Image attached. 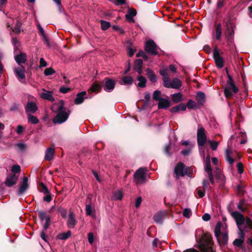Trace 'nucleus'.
I'll return each mask as SVG.
<instances>
[{"mask_svg": "<svg viewBox=\"0 0 252 252\" xmlns=\"http://www.w3.org/2000/svg\"><path fill=\"white\" fill-rule=\"evenodd\" d=\"M29 179L26 176H24L22 181L21 182V185L18 191V194H23L29 188L28 185Z\"/></svg>", "mask_w": 252, "mask_h": 252, "instance_id": "14", "label": "nucleus"}, {"mask_svg": "<svg viewBox=\"0 0 252 252\" xmlns=\"http://www.w3.org/2000/svg\"><path fill=\"white\" fill-rule=\"evenodd\" d=\"M37 214L38 217L40 220L41 221H43L44 220H45L47 214V212H46V211H42V210H38Z\"/></svg>", "mask_w": 252, "mask_h": 252, "instance_id": "41", "label": "nucleus"}, {"mask_svg": "<svg viewBox=\"0 0 252 252\" xmlns=\"http://www.w3.org/2000/svg\"><path fill=\"white\" fill-rule=\"evenodd\" d=\"M51 221V217L50 215H47L46 214V217L45 218V222L43 225V228L45 230H47V228H49V225L50 224Z\"/></svg>", "mask_w": 252, "mask_h": 252, "instance_id": "46", "label": "nucleus"}, {"mask_svg": "<svg viewBox=\"0 0 252 252\" xmlns=\"http://www.w3.org/2000/svg\"><path fill=\"white\" fill-rule=\"evenodd\" d=\"M88 239L90 244H93V243L94 242V235L92 232H90V233L88 234Z\"/></svg>", "mask_w": 252, "mask_h": 252, "instance_id": "62", "label": "nucleus"}, {"mask_svg": "<svg viewBox=\"0 0 252 252\" xmlns=\"http://www.w3.org/2000/svg\"><path fill=\"white\" fill-rule=\"evenodd\" d=\"M87 94L86 91H82L78 93L77 94L76 97L74 99V102L75 104H81L84 102V99L85 98V95Z\"/></svg>", "mask_w": 252, "mask_h": 252, "instance_id": "21", "label": "nucleus"}, {"mask_svg": "<svg viewBox=\"0 0 252 252\" xmlns=\"http://www.w3.org/2000/svg\"><path fill=\"white\" fill-rule=\"evenodd\" d=\"M22 26V23L20 21H17L15 24V27L13 31L16 32V33H20L21 32V28Z\"/></svg>", "mask_w": 252, "mask_h": 252, "instance_id": "45", "label": "nucleus"}, {"mask_svg": "<svg viewBox=\"0 0 252 252\" xmlns=\"http://www.w3.org/2000/svg\"><path fill=\"white\" fill-rule=\"evenodd\" d=\"M143 62L142 59H136L134 63V69L137 71L139 74L142 73Z\"/></svg>", "mask_w": 252, "mask_h": 252, "instance_id": "22", "label": "nucleus"}, {"mask_svg": "<svg viewBox=\"0 0 252 252\" xmlns=\"http://www.w3.org/2000/svg\"><path fill=\"white\" fill-rule=\"evenodd\" d=\"M237 169H238V171L239 173H240V174H242V173H243V172L244 171V167H243V164L242 162H238V163H237Z\"/></svg>", "mask_w": 252, "mask_h": 252, "instance_id": "64", "label": "nucleus"}, {"mask_svg": "<svg viewBox=\"0 0 252 252\" xmlns=\"http://www.w3.org/2000/svg\"><path fill=\"white\" fill-rule=\"evenodd\" d=\"M192 172V169L190 167H186L185 165V170H184V176L187 175L189 177H190Z\"/></svg>", "mask_w": 252, "mask_h": 252, "instance_id": "55", "label": "nucleus"}, {"mask_svg": "<svg viewBox=\"0 0 252 252\" xmlns=\"http://www.w3.org/2000/svg\"><path fill=\"white\" fill-rule=\"evenodd\" d=\"M207 139V137L204 127L198 126L197 132V141L198 146H205Z\"/></svg>", "mask_w": 252, "mask_h": 252, "instance_id": "5", "label": "nucleus"}, {"mask_svg": "<svg viewBox=\"0 0 252 252\" xmlns=\"http://www.w3.org/2000/svg\"><path fill=\"white\" fill-rule=\"evenodd\" d=\"M67 223L68 226L70 228H74V226L75 225L76 223V220L73 213H69V218L67 220Z\"/></svg>", "mask_w": 252, "mask_h": 252, "instance_id": "24", "label": "nucleus"}, {"mask_svg": "<svg viewBox=\"0 0 252 252\" xmlns=\"http://www.w3.org/2000/svg\"><path fill=\"white\" fill-rule=\"evenodd\" d=\"M239 91V89L236 86L234 81L233 85H229V86H225L224 89V95L226 98H231L233 95V93H237Z\"/></svg>", "mask_w": 252, "mask_h": 252, "instance_id": "10", "label": "nucleus"}, {"mask_svg": "<svg viewBox=\"0 0 252 252\" xmlns=\"http://www.w3.org/2000/svg\"><path fill=\"white\" fill-rule=\"evenodd\" d=\"M210 185V183L206 179H204L202 180V189L203 191L205 192L206 189L208 188V186Z\"/></svg>", "mask_w": 252, "mask_h": 252, "instance_id": "56", "label": "nucleus"}, {"mask_svg": "<svg viewBox=\"0 0 252 252\" xmlns=\"http://www.w3.org/2000/svg\"><path fill=\"white\" fill-rule=\"evenodd\" d=\"M214 242L211 236H205L199 245V248L202 252H217L214 249Z\"/></svg>", "mask_w": 252, "mask_h": 252, "instance_id": "4", "label": "nucleus"}, {"mask_svg": "<svg viewBox=\"0 0 252 252\" xmlns=\"http://www.w3.org/2000/svg\"><path fill=\"white\" fill-rule=\"evenodd\" d=\"M196 99L199 104L203 105L206 101V95L203 92H198Z\"/></svg>", "mask_w": 252, "mask_h": 252, "instance_id": "25", "label": "nucleus"}, {"mask_svg": "<svg viewBox=\"0 0 252 252\" xmlns=\"http://www.w3.org/2000/svg\"><path fill=\"white\" fill-rule=\"evenodd\" d=\"M70 113L69 109L64 108V100H60L57 114L53 119V123L59 124L64 123L68 119Z\"/></svg>", "mask_w": 252, "mask_h": 252, "instance_id": "2", "label": "nucleus"}, {"mask_svg": "<svg viewBox=\"0 0 252 252\" xmlns=\"http://www.w3.org/2000/svg\"><path fill=\"white\" fill-rule=\"evenodd\" d=\"M15 60L18 64L21 65L22 63H25L27 60L26 54L20 53V54L15 56Z\"/></svg>", "mask_w": 252, "mask_h": 252, "instance_id": "29", "label": "nucleus"}, {"mask_svg": "<svg viewBox=\"0 0 252 252\" xmlns=\"http://www.w3.org/2000/svg\"><path fill=\"white\" fill-rule=\"evenodd\" d=\"M43 90L45 91V90ZM52 92L45 91L44 93H42L40 94V97L44 99H47V100L53 102V101H55V98L52 95Z\"/></svg>", "mask_w": 252, "mask_h": 252, "instance_id": "23", "label": "nucleus"}, {"mask_svg": "<svg viewBox=\"0 0 252 252\" xmlns=\"http://www.w3.org/2000/svg\"><path fill=\"white\" fill-rule=\"evenodd\" d=\"M196 190L197 191L199 197H203L205 196V193L203 191V189L202 190L201 188H197Z\"/></svg>", "mask_w": 252, "mask_h": 252, "instance_id": "63", "label": "nucleus"}, {"mask_svg": "<svg viewBox=\"0 0 252 252\" xmlns=\"http://www.w3.org/2000/svg\"><path fill=\"white\" fill-rule=\"evenodd\" d=\"M183 216L186 218H189L190 216L191 215V211L190 209L186 208L183 213Z\"/></svg>", "mask_w": 252, "mask_h": 252, "instance_id": "59", "label": "nucleus"}, {"mask_svg": "<svg viewBox=\"0 0 252 252\" xmlns=\"http://www.w3.org/2000/svg\"><path fill=\"white\" fill-rule=\"evenodd\" d=\"M222 223L221 221H218L215 228V234L217 242L220 247L225 246L228 243V236L227 232L221 233V226Z\"/></svg>", "mask_w": 252, "mask_h": 252, "instance_id": "3", "label": "nucleus"}, {"mask_svg": "<svg viewBox=\"0 0 252 252\" xmlns=\"http://www.w3.org/2000/svg\"><path fill=\"white\" fill-rule=\"evenodd\" d=\"M209 143L211 145V148L212 150L213 151H216L218 146V142L214 141V140H209Z\"/></svg>", "mask_w": 252, "mask_h": 252, "instance_id": "51", "label": "nucleus"}, {"mask_svg": "<svg viewBox=\"0 0 252 252\" xmlns=\"http://www.w3.org/2000/svg\"><path fill=\"white\" fill-rule=\"evenodd\" d=\"M183 95L181 93H177L171 95V98L174 102H179L182 100Z\"/></svg>", "mask_w": 252, "mask_h": 252, "instance_id": "35", "label": "nucleus"}, {"mask_svg": "<svg viewBox=\"0 0 252 252\" xmlns=\"http://www.w3.org/2000/svg\"><path fill=\"white\" fill-rule=\"evenodd\" d=\"M39 186L40 187V191L41 192H43L44 193L49 192L48 188L46 186L45 184H43V183H40Z\"/></svg>", "mask_w": 252, "mask_h": 252, "instance_id": "57", "label": "nucleus"}, {"mask_svg": "<svg viewBox=\"0 0 252 252\" xmlns=\"http://www.w3.org/2000/svg\"><path fill=\"white\" fill-rule=\"evenodd\" d=\"M243 244V240H242V239H240V238H236L233 242V244L237 247H242Z\"/></svg>", "mask_w": 252, "mask_h": 252, "instance_id": "48", "label": "nucleus"}, {"mask_svg": "<svg viewBox=\"0 0 252 252\" xmlns=\"http://www.w3.org/2000/svg\"><path fill=\"white\" fill-rule=\"evenodd\" d=\"M16 146L18 147L20 151H23L26 150L27 148V145L25 144H23V143H18V144H16Z\"/></svg>", "mask_w": 252, "mask_h": 252, "instance_id": "61", "label": "nucleus"}, {"mask_svg": "<svg viewBox=\"0 0 252 252\" xmlns=\"http://www.w3.org/2000/svg\"><path fill=\"white\" fill-rule=\"evenodd\" d=\"M57 211L59 213H60L62 217L63 218H65L67 216V211L66 209L63 208V207H59L57 208Z\"/></svg>", "mask_w": 252, "mask_h": 252, "instance_id": "47", "label": "nucleus"}, {"mask_svg": "<svg viewBox=\"0 0 252 252\" xmlns=\"http://www.w3.org/2000/svg\"><path fill=\"white\" fill-rule=\"evenodd\" d=\"M55 72H56V71L54 70V68H52V67L46 68L44 70V74L46 75H52V74L55 73Z\"/></svg>", "mask_w": 252, "mask_h": 252, "instance_id": "50", "label": "nucleus"}, {"mask_svg": "<svg viewBox=\"0 0 252 252\" xmlns=\"http://www.w3.org/2000/svg\"><path fill=\"white\" fill-rule=\"evenodd\" d=\"M38 107L34 102L28 101L26 107L25 111L28 115L29 113H35L37 111Z\"/></svg>", "mask_w": 252, "mask_h": 252, "instance_id": "16", "label": "nucleus"}, {"mask_svg": "<svg viewBox=\"0 0 252 252\" xmlns=\"http://www.w3.org/2000/svg\"><path fill=\"white\" fill-rule=\"evenodd\" d=\"M18 176L15 174H12L7 176L5 183L7 187H12L13 185L16 184Z\"/></svg>", "mask_w": 252, "mask_h": 252, "instance_id": "17", "label": "nucleus"}, {"mask_svg": "<svg viewBox=\"0 0 252 252\" xmlns=\"http://www.w3.org/2000/svg\"><path fill=\"white\" fill-rule=\"evenodd\" d=\"M213 59L218 68H222L223 67L224 60L222 57L220 56L217 47H215L214 49Z\"/></svg>", "mask_w": 252, "mask_h": 252, "instance_id": "8", "label": "nucleus"}, {"mask_svg": "<svg viewBox=\"0 0 252 252\" xmlns=\"http://www.w3.org/2000/svg\"><path fill=\"white\" fill-rule=\"evenodd\" d=\"M86 213L87 215L91 216V217H94L95 215L93 211L91 204H87L86 205Z\"/></svg>", "mask_w": 252, "mask_h": 252, "instance_id": "43", "label": "nucleus"}, {"mask_svg": "<svg viewBox=\"0 0 252 252\" xmlns=\"http://www.w3.org/2000/svg\"><path fill=\"white\" fill-rule=\"evenodd\" d=\"M101 27L102 30H107V29L111 27L110 22H107L105 20H100Z\"/></svg>", "mask_w": 252, "mask_h": 252, "instance_id": "40", "label": "nucleus"}, {"mask_svg": "<svg viewBox=\"0 0 252 252\" xmlns=\"http://www.w3.org/2000/svg\"><path fill=\"white\" fill-rule=\"evenodd\" d=\"M171 80L169 76L163 78V85L165 88H171Z\"/></svg>", "mask_w": 252, "mask_h": 252, "instance_id": "39", "label": "nucleus"}, {"mask_svg": "<svg viewBox=\"0 0 252 252\" xmlns=\"http://www.w3.org/2000/svg\"><path fill=\"white\" fill-rule=\"evenodd\" d=\"M21 170V167L20 165L18 164L13 165L11 167V171L14 173L15 174H16V173H20Z\"/></svg>", "mask_w": 252, "mask_h": 252, "instance_id": "49", "label": "nucleus"}, {"mask_svg": "<svg viewBox=\"0 0 252 252\" xmlns=\"http://www.w3.org/2000/svg\"><path fill=\"white\" fill-rule=\"evenodd\" d=\"M158 46L153 40H148L145 44V50L146 52H148L150 54L157 55Z\"/></svg>", "mask_w": 252, "mask_h": 252, "instance_id": "6", "label": "nucleus"}, {"mask_svg": "<svg viewBox=\"0 0 252 252\" xmlns=\"http://www.w3.org/2000/svg\"><path fill=\"white\" fill-rule=\"evenodd\" d=\"M231 151L229 148L225 151V159L230 164H233L235 159L231 157Z\"/></svg>", "mask_w": 252, "mask_h": 252, "instance_id": "36", "label": "nucleus"}, {"mask_svg": "<svg viewBox=\"0 0 252 252\" xmlns=\"http://www.w3.org/2000/svg\"><path fill=\"white\" fill-rule=\"evenodd\" d=\"M25 68L23 65H21L20 67L18 68H14V72L15 74L18 79L19 81L20 82H25V79L26 78V75L25 73Z\"/></svg>", "mask_w": 252, "mask_h": 252, "instance_id": "12", "label": "nucleus"}, {"mask_svg": "<svg viewBox=\"0 0 252 252\" xmlns=\"http://www.w3.org/2000/svg\"><path fill=\"white\" fill-rule=\"evenodd\" d=\"M71 235V232L70 230H68V231L65 233H61V234H58L57 238L58 239H60L61 240H66V239L68 238V237H70Z\"/></svg>", "mask_w": 252, "mask_h": 252, "instance_id": "38", "label": "nucleus"}, {"mask_svg": "<svg viewBox=\"0 0 252 252\" xmlns=\"http://www.w3.org/2000/svg\"><path fill=\"white\" fill-rule=\"evenodd\" d=\"M181 110L182 111H185V110H186V104H184V103H181L170 109V111L172 113L178 112V111H181Z\"/></svg>", "mask_w": 252, "mask_h": 252, "instance_id": "27", "label": "nucleus"}, {"mask_svg": "<svg viewBox=\"0 0 252 252\" xmlns=\"http://www.w3.org/2000/svg\"><path fill=\"white\" fill-rule=\"evenodd\" d=\"M205 170L208 173V174H209V173L210 172L211 170H212L209 156H208V157H207L205 159Z\"/></svg>", "mask_w": 252, "mask_h": 252, "instance_id": "33", "label": "nucleus"}, {"mask_svg": "<svg viewBox=\"0 0 252 252\" xmlns=\"http://www.w3.org/2000/svg\"><path fill=\"white\" fill-rule=\"evenodd\" d=\"M28 123H31L32 124H36L39 123V120L37 117H35L33 115L28 113Z\"/></svg>", "mask_w": 252, "mask_h": 252, "instance_id": "37", "label": "nucleus"}, {"mask_svg": "<svg viewBox=\"0 0 252 252\" xmlns=\"http://www.w3.org/2000/svg\"><path fill=\"white\" fill-rule=\"evenodd\" d=\"M171 105V102L168 99L161 97L160 101L158 103V109H168Z\"/></svg>", "mask_w": 252, "mask_h": 252, "instance_id": "18", "label": "nucleus"}, {"mask_svg": "<svg viewBox=\"0 0 252 252\" xmlns=\"http://www.w3.org/2000/svg\"><path fill=\"white\" fill-rule=\"evenodd\" d=\"M105 83L103 85L104 90L106 92H112L115 87L116 81L110 78V77H105L104 78Z\"/></svg>", "mask_w": 252, "mask_h": 252, "instance_id": "11", "label": "nucleus"}, {"mask_svg": "<svg viewBox=\"0 0 252 252\" xmlns=\"http://www.w3.org/2000/svg\"><path fill=\"white\" fill-rule=\"evenodd\" d=\"M182 86V81L179 78H174L171 81V84L170 85V88H175V89H179L181 88Z\"/></svg>", "mask_w": 252, "mask_h": 252, "instance_id": "26", "label": "nucleus"}, {"mask_svg": "<svg viewBox=\"0 0 252 252\" xmlns=\"http://www.w3.org/2000/svg\"><path fill=\"white\" fill-rule=\"evenodd\" d=\"M113 198L115 200H121L123 198V193L122 191L115 192L113 194Z\"/></svg>", "mask_w": 252, "mask_h": 252, "instance_id": "53", "label": "nucleus"}, {"mask_svg": "<svg viewBox=\"0 0 252 252\" xmlns=\"http://www.w3.org/2000/svg\"><path fill=\"white\" fill-rule=\"evenodd\" d=\"M103 85L104 84L102 82H98V81H95V82H94L92 84V86L89 89L88 92H99Z\"/></svg>", "mask_w": 252, "mask_h": 252, "instance_id": "19", "label": "nucleus"}, {"mask_svg": "<svg viewBox=\"0 0 252 252\" xmlns=\"http://www.w3.org/2000/svg\"><path fill=\"white\" fill-rule=\"evenodd\" d=\"M224 22L225 23L224 31L225 40L229 45H231L234 42L235 29L236 28L235 19L231 18V17H228L226 19H224Z\"/></svg>", "mask_w": 252, "mask_h": 252, "instance_id": "1", "label": "nucleus"}, {"mask_svg": "<svg viewBox=\"0 0 252 252\" xmlns=\"http://www.w3.org/2000/svg\"><path fill=\"white\" fill-rule=\"evenodd\" d=\"M167 216V212L166 211H159L154 215L153 219L155 221L159 224H162L163 220Z\"/></svg>", "mask_w": 252, "mask_h": 252, "instance_id": "13", "label": "nucleus"}, {"mask_svg": "<svg viewBox=\"0 0 252 252\" xmlns=\"http://www.w3.org/2000/svg\"><path fill=\"white\" fill-rule=\"evenodd\" d=\"M137 79L139 81L138 86L140 87V88H145L146 86L147 81L146 78H145V77H143V76H142V75H140Z\"/></svg>", "mask_w": 252, "mask_h": 252, "instance_id": "32", "label": "nucleus"}, {"mask_svg": "<svg viewBox=\"0 0 252 252\" xmlns=\"http://www.w3.org/2000/svg\"><path fill=\"white\" fill-rule=\"evenodd\" d=\"M222 35V25L221 23H218L216 28V38L217 40H220Z\"/></svg>", "mask_w": 252, "mask_h": 252, "instance_id": "31", "label": "nucleus"}, {"mask_svg": "<svg viewBox=\"0 0 252 252\" xmlns=\"http://www.w3.org/2000/svg\"><path fill=\"white\" fill-rule=\"evenodd\" d=\"M134 178L137 184H142L145 182L146 176L143 167H140L135 171Z\"/></svg>", "mask_w": 252, "mask_h": 252, "instance_id": "7", "label": "nucleus"}, {"mask_svg": "<svg viewBox=\"0 0 252 252\" xmlns=\"http://www.w3.org/2000/svg\"><path fill=\"white\" fill-rule=\"evenodd\" d=\"M127 49L128 50L127 54L128 55L129 57H133L136 50H134V49H133V43H132L131 41H127Z\"/></svg>", "mask_w": 252, "mask_h": 252, "instance_id": "34", "label": "nucleus"}, {"mask_svg": "<svg viewBox=\"0 0 252 252\" xmlns=\"http://www.w3.org/2000/svg\"><path fill=\"white\" fill-rule=\"evenodd\" d=\"M237 190L239 194L244 195L245 194V190L243 189V186L241 184H238L237 186Z\"/></svg>", "mask_w": 252, "mask_h": 252, "instance_id": "58", "label": "nucleus"}, {"mask_svg": "<svg viewBox=\"0 0 252 252\" xmlns=\"http://www.w3.org/2000/svg\"><path fill=\"white\" fill-rule=\"evenodd\" d=\"M146 71L147 75L150 80L152 81V83H155V82H157V77L154 71L150 69V68H147Z\"/></svg>", "mask_w": 252, "mask_h": 252, "instance_id": "30", "label": "nucleus"}, {"mask_svg": "<svg viewBox=\"0 0 252 252\" xmlns=\"http://www.w3.org/2000/svg\"><path fill=\"white\" fill-rule=\"evenodd\" d=\"M42 40H44V41L46 42V44L47 47H48V48H51V44L50 43V41L48 39V38L47 35L45 33L44 31V34H42Z\"/></svg>", "mask_w": 252, "mask_h": 252, "instance_id": "52", "label": "nucleus"}, {"mask_svg": "<svg viewBox=\"0 0 252 252\" xmlns=\"http://www.w3.org/2000/svg\"><path fill=\"white\" fill-rule=\"evenodd\" d=\"M122 80L125 84H132L133 82V77H131V76H126L123 77Z\"/></svg>", "mask_w": 252, "mask_h": 252, "instance_id": "44", "label": "nucleus"}, {"mask_svg": "<svg viewBox=\"0 0 252 252\" xmlns=\"http://www.w3.org/2000/svg\"><path fill=\"white\" fill-rule=\"evenodd\" d=\"M55 153L54 148H48L47 149L45 156V159L47 161H50L53 158L54 154Z\"/></svg>", "mask_w": 252, "mask_h": 252, "instance_id": "28", "label": "nucleus"}, {"mask_svg": "<svg viewBox=\"0 0 252 252\" xmlns=\"http://www.w3.org/2000/svg\"><path fill=\"white\" fill-rule=\"evenodd\" d=\"M231 215L236 221V223L238 228H240L242 224L245 223V218L244 215L241 213L236 211H233Z\"/></svg>", "mask_w": 252, "mask_h": 252, "instance_id": "9", "label": "nucleus"}, {"mask_svg": "<svg viewBox=\"0 0 252 252\" xmlns=\"http://www.w3.org/2000/svg\"><path fill=\"white\" fill-rule=\"evenodd\" d=\"M196 105L195 102L192 100H189L187 104H186V108L188 107L189 109L194 108Z\"/></svg>", "mask_w": 252, "mask_h": 252, "instance_id": "54", "label": "nucleus"}, {"mask_svg": "<svg viewBox=\"0 0 252 252\" xmlns=\"http://www.w3.org/2000/svg\"><path fill=\"white\" fill-rule=\"evenodd\" d=\"M185 164L184 163V162H178L175 167L174 173L177 176H181V177H184V176H185Z\"/></svg>", "mask_w": 252, "mask_h": 252, "instance_id": "15", "label": "nucleus"}, {"mask_svg": "<svg viewBox=\"0 0 252 252\" xmlns=\"http://www.w3.org/2000/svg\"><path fill=\"white\" fill-rule=\"evenodd\" d=\"M46 195L43 197V200L47 201V202H50V201H52V195L49 190L48 193H46Z\"/></svg>", "mask_w": 252, "mask_h": 252, "instance_id": "60", "label": "nucleus"}, {"mask_svg": "<svg viewBox=\"0 0 252 252\" xmlns=\"http://www.w3.org/2000/svg\"><path fill=\"white\" fill-rule=\"evenodd\" d=\"M136 14L137 10L134 8H129L127 13L125 15V17L127 21L134 22L133 17L136 16Z\"/></svg>", "mask_w": 252, "mask_h": 252, "instance_id": "20", "label": "nucleus"}, {"mask_svg": "<svg viewBox=\"0 0 252 252\" xmlns=\"http://www.w3.org/2000/svg\"><path fill=\"white\" fill-rule=\"evenodd\" d=\"M161 93L159 90H156L154 91L153 94V98L155 100L158 101V102H160V98Z\"/></svg>", "mask_w": 252, "mask_h": 252, "instance_id": "42", "label": "nucleus"}]
</instances>
